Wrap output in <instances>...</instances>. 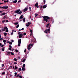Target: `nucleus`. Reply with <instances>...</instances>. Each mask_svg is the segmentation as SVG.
<instances>
[{
  "label": "nucleus",
  "mask_w": 78,
  "mask_h": 78,
  "mask_svg": "<svg viewBox=\"0 0 78 78\" xmlns=\"http://www.w3.org/2000/svg\"><path fill=\"white\" fill-rule=\"evenodd\" d=\"M42 17L43 18L44 21H46V22H48V19H50V18L49 17L46 16H42Z\"/></svg>",
  "instance_id": "f257e3e1"
},
{
  "label": "nucleus",
  "mask_w": 78,
  "mask_h": 78,
  "mask_svg": "<svg viewBox=\"0 0 78 78\" xmlns=\"http://www.w3.org/2000/svg\"><path fill=\"white\" fill-rule=\"evenodd\" d=\"M14 13H17V14H21L22 13V12L20 11V9H19L18 10H16L15 12H14Z\"/></svg>",
  "instance_id": "f03ea898"
},
{
  "label": "nucleus",
  "mask_w": 78,
  "mask_h": 78,
  "mask_svg": "<svg viewBox=\"0 0 78 78\" xmlns=\"http://www.w3.org/2000/svg\"><path fill=\"white\" fill-rule=\"evenodd\" d=\"M5 30H6L5 32L6 33L8 32L9 30L8 29V27H4V28L2 29V31H5Z\"/></svg>",
  "instance_id": "7ed1b4c3"
},
{
  "label": "nucleus",
  "mask_w": 78,
  "mask_h": 78,
  "mask_svg": "<svg viewBox=\"0 0 78 78\" xmlns=\"http://www.w3.org/2000/svg\"><path fill=\"white\" fill-rule=\"evenodd\" d=\"M21 41H22L21 39H18V47H20V44H21Z\"/></svg>",
  "instance_id": "20e7f679"
},
{
  "label": "nucleus",
  "mask_w": 78,
  "mask_h": 78,
  "mask_svg": "<svg viewBox=\"0 0 78 78\" xmlns=\"http://www.w3.org/2000/svg\"><path fill=\"white\" fill-rule=\"evenodd\" d=\"M50 29H46L44 31V33H47L48 32L49 33H50Z\"/></svg>",
  "instance_id": "39448f33"
},
{
  "label": "nucleus",
  "mask_w": 78,
  "mask_h": 78,
  "mask_svg": "<svg viewBox=\"0 0 78 78\" xmlns=\"http://www.w3.org/2000/svg\"><path fill=\"white\" fill-rule=\"evenodd\" d=\"M31 24V22H28L26 24V26L27 27H29L30 24Z\"/></svg>",
  "instance_id": "423d86ee"
},
{
  "label": "nucleus",
  "mask_w": 78,
  "mask_h": 78,
  "mask_svg": "<svg viewBox=\"0 0 78 78\" xmlns=\"http://www.w3.org/2000/svg\"><path fill=\"white\" fill-rule=\"evenodd\" d=\"M9 7L8 6H3L2 7V9H8V8Z\"/></svg>",
  "instance_id": "0eeeda50"
},
{
  "label": "nucleus",
  "mask_w": 78,
  "mask_h": 78,
  "mask_svg": "<svg viewBox=\"0 0 78 78\" xmlns=\"http://www.w3.org/2000/svg\"><path fill=\"white\" fill-rule=\"evenodd\" d=\"M23 37V34L21 33L20 34L19 36V38H21V37Z\"/></svg>",
  "instance_id": "6e6552de"
},
{
  "label": "nucleus",
  "mask_w": 78,
  "mask_h": 78,
  "mask_svg": "<svg viewBox=\"0 0 78 78\" xmlns=\"http://www.w3.org/2000/svg\"><path fill=\"white\" fill-rule=\"evenodd\" d=\"M28 50H30L31 49V44H30L27 48Z\"/></svg>",
  "instance_id": "1a4fd4ad"
},
{
  "label": "nucleus",
  "mask_w": 78,
  "mask_h": 78,
  "mask_svg": "<svg viewBox=\"0 0 78 78\" xmlns=\"http://www.w3.org/2000/svg\"><path fill=\"white\" fill-rule=\"evenodd\" d=\"M38 5H39V4L38 3H36L35 4L34 6H35V7H37V8H39V6H38Z\"/></svg>",
  "instance_id": "9d476101"
},
{
  "label": "nucleus",
  "mask_w": 78,
  "mask_h": 78,
  "mask_svg": "<svg viewBox=\"0 0 78 78\" xmlns=\"http://www.w3.org/2000/svg\"><path fill=\"white\" fill-rule=\"evenodd\" d=\"M23 15H21L20 16V18L19 19V20H20V19H23Z\"/></svg>",
  "instance_id": "9b49d317"
},
{
  "label": "nucleus",
  "mask_w": 78,
  "mask_h": 78,
  "mask_svg": "<svg viewBox=\"0 0 78 78\" xmlns=\"http://www.w3.org/2000/svg\"><path fill=\"white\" fill-rule=\"evenodd\" d=\"M27 10H28V8H25L24 10H23V12H26V11H27Z\"/></svg>",
  "instance_id": "f8f14e48"
},
{
  "label": "nucleus",
  "mask_w": 78,
  "mask_h": 78,
  "mask_svg": "<svg viewBox=\"0 0 78 78\" xmlns=\"http://www.w3.org/2000/svg\"><path fill=\"white\" fill-rule=\"evenodd\" d=\"M18 72H21L22 71V69L21 68L18 69Z\"/></svg>",
  "instance_id": "ddd939ff"
},
{
  "label": "nucleus",
  "mask_w": 78,
  "mask_h": 78,
  "mask_svg": "<svg viewBox=\"0 0 78 78\" xmlns=\"http://www.w3.org/2000/svg\"><path fill=\"white\" fill-rule=\"evenodd\" d=\"M7 55H11V52H9V51H8L7 52Z\"/></svg>",
  "instance_id": "4468645a"
},
{
  "label": "nucleus",
  "mask_w": 78,
  "mask_h": 78,
  "mask_svg": "<svg viewBox=\"0 0 78 78\" xmlns=\"http://www.w3.org/2000/svg\"><path fill=\"white\" fill-rule=\"evenodd\" d=\"M5 47H3V48H2V51H4V50H5Z\"/></svg>",
  "instance_id": "2eb2a0df"
},
{
  "label": "nucleus",
  "mask_w": 78,
  "mask_h": 78,
  "mask_svg": "<svg viewBox=\"0 0 78 78\" xmlns=\"http://www.w3.org/2000/svg\"><path fill=\"white\" fill-rule=\"evenodd\" d=\"M47 8V6H46V5H43V8L44 9V8Z\"/></svg>",
  "instance_id": "dca6fc26"
},
{
  "label": "nucleus",
  "mask_w": 78,
  "mask_h": 78,
  "mask_svg": "<svg viewBox=\"0 0 78 78\" xmlns=\"http://www.w3.org/2000/svg\"><path fill=\"white\" fill-rule=\"evenodd\" d=\"M17 0H16L15 1H13V3H17Z\"/></svg>",
  "instance_id": "f3484780"
},
{
  "label": "nucleus",
  "mask_w": 78,
  "mask_h": 78,
  "mask_svg": "<svg viewBox=\"0 0 78 78\" xmlns=\"http://www.w3.org/2000/svg\"><path fill=\"white\" fill-rule=\"evenodd\" d=\"M22 69L23 71H24V70H25V68H24L23 67H22Z\"/></svg>",
  "instance_id": "a211bd4d"
},
{
  "label": "nucleus",
  "mask_w": 78,
  "mask_h": 78,
  "mask_svg": "<svg viewBox=\"0 0 78 78\" xmlns=\"http://www.w3.org/2000/svg\"><path fill=\"white\" fill-rule=\"evenodd\" d=\"M4 36H6L7 35V33L5 32L4 33Z\"/></svg>",
  "instance_id": "6ab92c4d"
},
{
  "label": "nucleus",
  "mask_w": 78,
  "mask_h": 78,
  "mask_svg": "<svg viewBox=\"0 0 78 78\" xmlns=\"http://www.w3.org/2000/svg\"><path fill=\"white\" fill-rule=\"evenodd\" d=\"M20 76V74H17V75L16 76V77L17 78V77H19Z\"/></svg>",
  "instance_id": "aec40b11"
},
{
  "label": "nucleus",
  "mask_w": 78,
  "mask_h": 78,
  "mask_svg": "<svg viewBox=\"0 0 78 78\" xmlns=\"http://www.w3.org/2000/svg\"><path fill=\"white\" fill-rule=\"evenodd\" d=\"M23 20V22H25V18H24Z\"/></svg>",
  "instance_id": "412c9836"
},
{
  "label": "nucleus",
  "mask_w": 78,
  "mask_h": 78,
  "mask_svg": "<svg viewBox=\"0 0 78 78\" xmlns=\"http://www.w3.org/2000/svg\"><path fill=\"white\" fill-rule=\"evenodd\" d=\"M13 24H14V25H17V24H19V23L16 22L15 23H13Z\"/></svg>",
  "instance_id": "4be33fe9"
},
{
  "label": "nucleus",
  "mask_w": 78,
  "mask_h": 78,
  "mask_svg": "<svg viewBox=\"0 0 78 78\" xmlns=\"http://www.w3.org/2000/svg\"><path fill=\"white\" fill-rule=\"evenodd\" d=\"M46 2V1H45V0H43V3L44 4H45V2Z\"/></svg>",
  "instance_id": "5701e85b"
},
{
  "label": "nucleus",
  "mask_w": 78,
  "mask_h": 78,
  "mask_svg": "<svg viewBox=\"0 0 78 78\" xmlns=\"http://www.w3.org/2000/svg\"><path fill=\"white\" fill-rule=\"evenodd\" d=\"M4 3H8L9 2L8 1H4Z\"/></svg>",
  "instance_id": "b1692460"
},
{
  "label": "nucleus",
  "mask_w": 78,
  "mask_h": 78,
  "mask_svg": "<svg viewBox=\"0 0 78 78\" xmlns=\"http://www.w3.org/2000/svg\"><path fill=\"white\" fill-rule=\"evenodd\" d=\"M48 26H49V23H48L46 26V27L47 28V27H48Z\"/></svg>",
  "instance_id": "393cba45"
},
{
  "label": "nucleus",
  "mask_w": 78,
  "mask_h": 78,
  "mask_svg": "<svg viewBox=\"0 0 78 78\" xmlns=\"http://www.w3.org/2000/svg\"><path fill=\"white\" fill-rule=\"evenodd\" d=\"M4 66H5V64H2V67H4Z\"/></svg>",
  "instance_id": "a878e982"
},
{
  "label": "nucleus",
  "mask_w": 78,
  "mask_h": 78,
  "mask_svg": "<svg viewBox=\"0 0 78 78\" xmlns=\"http://www.w3.org/2000/svg\"><path fill=\"white\" fill-rule=\"evenodd\" d=\"M35 17H37V16H38V14L35 13Z\"/></svg>",
  "instance_id": "bb28decb"
},
{
  "label": "nucleus",
  "mask_w": 78,
  "mask_h": 78,
  "mask_svg": "<svg viewBox=\"0 0 78 78\" xmlns=\"http://www.w3.org/2000/svg\"><path fill=\"white\" fill-rule=\"evenodd\" d=\"M9 44H10V45H12V43L11 42V41H10L9 42Z\"/></svg>",
  "instance_id": "cd10ccee"
},
{
  "label": "nucleus",
  "mask_w": 78,
  "mask_h": 78,
  "mask_svg": "<svg viewBox=\"0 0 78 78\" xmlns=\"http://www.w3.org/2000/svg\"><path fill=\"white\" fill-rule=\"evenodd\" d=\"M5 22H6V20H3L2 21V23H5Z\"/></svg>",
  "instance_id": "c85d7f7f"
},
{
  "label": "nucleus",
  "mask_w": 78,
  "mask_h": 78,
  "mask_svg": "<svg viewBox=\"0 0 78 78\" xmlns=\"http://www.w3.org/2000/svg\"><path fill=\"white\" fill-rule=\"evenodd\" d=\"M17 73L16 72L15 73H14V74H15L14 76H16V75H17Z\"/></svg>",
  "instance_id": "c756f323"
},
{
  "label": "nucleus",
  "mask_w": 78,
  "mask_h": 78,
  "mask_svg": "<svg viewBox=\"0 0 78 78\" xmlns=\"http://www.w3.org/2000/svg\"><path fill=\"white\" fill-rule=\"evenodd\" d=\"M15 68L16 69H18L17 67V66H15Z\"/></svg>",
  "instance_id": "7c9ffc66"
},
{
  "label": "nucleus",
  "mask_w": 78,
  "mask_h": 78,
  "mask_svg": "<svg viewBox=\"0 0 78 78\" xmlns=\"http://www.w3.org/2000/svg\"><path fill=\"white\" fill-rule=\"evenodd\" d=\"M23 67H24V68L25 67V64H23Z\"/></svg>",
  "instance_id": "2f4dec72"
},
{
  "label": "nucleus",
  "mask_w": 78,
  "mask_h": 78,
  "mask_svg": "<svg viewBox=\"0 0 78 78\" xmlns=\"http://www.w3.org/2000/svg\"><path fill=\"white\" fill-rule=\"evenodd\" d=\"M15 51H16V53H17V52H19V51L17 49H16L15 50Z\"/></svg>",
  "instance_id": "473e14b6"
},
{
  "label": "nucleus",
  "mask_w": 78,
  "mask_h": 78,
  "mask_svg": "<svg viewBox=\"0 0 78 78\" xmlns=\"http://www.w3.org/2000/svg\"><path fill=\"white\" fill-rule=\"evenodd\" d=\"M25 61V59H24L23 60L22 62H24Z\"/></svg>",
  "instance_id": "72a5a7b5"
},
{
  "label": "nucleus",
  "mask_w": 78,
  "mask_h": 78,
  "mask_svg": "<svg viewBox=\"0 0 78 78\" xmlns=\"http://www.w3.org/2000/svg\"><path fill=\"white\" fill-rule=\"evenodd\" d=\"M30 32H33V30H31V29H30Z\"/></svg>",
  "instance_id": "f704fd0d"
},
{
  "label": "nucleus",
  "mask_w": 78,
  "mask_h": 78,
  "mask_svg": "<svg viewBox=\"0 0 78 78\" xmlns=\"http://www.w3.org/2000/svg\"><path fill=\"white\" fill-rule=\"evenodd\" d=\"M2 75H5V72H3V73H2Z\"/></svg>",
  "instance_id": "c9c22d12"
},
{
  "label": "nucleus",
  "mask_w": 78,
  "mask_h": 78,
  "mask_svg": "<svg viewBox=\"0 0 78 78\" xmlns=\"http://www.w3.org/2000/svg\"><path fill=\"white\" fill-rule=\"evenodd\" d=\"M23 35H24V36H25V35H27V34L24 32L23 34Z\"/></svg>",
  "instance_id": "e433bc0d"
},
{
  "label": "nucleus",
  "mask_w": 78,
  "mask_h": 78,
  "mask_svg": "<svg viewBox=\"0 0 78 78\" xmlns=\"http://www.w3.org/2000/svg\"><path fill=\"white\" fill-rule=\"evenodd\" d=\"M3 42H4V43H5V42H6V40H4L3 41Z\"/></svg>",
  "instance_id": "4c0bfd02"
},
{
  "label": "nucleus",
  "mask_w": 78,
  "mask_h": 78,
  "mask_svg": "<svg viewBox=\"0 0 78 78\" xmlns=\"http://www.w3.org/2000/svg\"><path fill=\"white\" fill-rule=\"evenodd\" d=\"M19 27V25L18 24L16 26V28H18Z\"/></svg>",
  "instance_id": "58836bf2"
},
{
  "label": "nucleus",
  "mask_w": 78,
  "mask_h": 78,
  "mask_svg": "<svg viewBox=\"0 0 78 78\" xmlns=\"http://www.w3.org/2000/svg\"><path fill=\"white\" fill-rule=\"evenodd\" d=\"M11 55H14V53H13L12 52L11 53Z\"/></svg>",
  "instance_id": "ea45409f"
},
{
  "label": "nucleus",
  "mask_w": 78,
  "mask_h": 78,
  "mask_svg": "<svg viewBox=\"0 0 78 78\" xmlns=\"http://www.w3.org/2000/svg\"><path fill=\"white\" fill-rule=\"evenodd\" d=\"M29 9H30V11H31V7H29Z\"/></svg>",
  "instance_id": "a19ab883"
},
{
  "label": "nucleus",
  "mask_w": 78,
  "mask_h": 78,
  "mask_svg": "<svg viewBox=\"0 0 78 78\" xmlns=\"http://www.w3.org/2000/svg\"><path fill=\"white\" fill-rule=\"evenodd\" d=\"M14 60L15 61H17V59L16 58H14Z\"/></svg>",
  "instance_id": "79ce46f5"
},
{
  "label": "nucleus",
  "mask_w": 78,
  "mask_h": 78,
  "mask_svg": "<svg viewBox=\"0 0 78 78\" xmlns=\"http://www.w3.org/2000/svg\"><path fill=\"white\" fill-rule=\"evenodd\" d=\"M2 16H4V15H5V14H6V13H2Z\"/></svg>",
  "instance_id": "37998d69"
},
{
  "label": "nucleus",
  "mask_w": 78,
  "mask_h": 78,
  "mask_svg": "<svg viewBox=\"0 0 78 78\" xmlns=\"http://www.w3.org/2000/svg\"><path fill=\"white\" fill-rule=\"evenodd\" d=\"M9 48H12V46L11 45H9Z\"/></svg>",
  "instance_id": "c03bdc74"
},
{
  "label": "nucleus",
  "mask_w": 78,
  "mask_h": 78,
  "mask_svg": "<svg viewBox=\"0 0 78 78\" xmlns=\"http://www.w3.org/2000/svg\"><path fill=\"white\" fill-rule=\"evenodd\" d=\"M43 8V7L42 6H41L40 7V9H42Z\"/></svg>",
  "instance_id": "a18cd8bd"
},
{
  "label": "nucleus",
  "mask_w": 78,
  "mask_h": 78,
  "mask_svg": "<svg viewBox=\"0 0 78 78\" xmlns=\"http://www.w3.org/2000/svg\"><path fill=\"white\" fill-rule=\"evenodd\" d=\"M9 50H11L12 49L11 48H9Z\"/></svg>",
  "instance_id": "49530a36"
},
{
  "label": "nucleus",
  "mask_w": 78,
  "mask_h": 78,
  "mask_svg": "<svg viewBox=\"0 0 78 78\" xmlns=\"http://www.w3.org/2000/svg\"><path fill=\"white\" fill-rule=\"evenodd\" d=\"M3 18L4 19H5L6 18V16H4Z\"/></svg>",
  "instance_id": "de8ad7c7"
},
{
  "label": "nucleus",
  "mask_w": 78,
  "mask_h": 78,
  "mask_svg": "<svg viewBox=\"0 0 78 78\" xmlns=\"http://www.w3.org/2000/svg\"><path fill=\"white\" fill-rule=\"evenodd\" d=\"M24 53H26L27 52V51H26V49H25L24 51Z\"/></svg>",
  "instance_id": "09e8293b"
},
{
  "label": "nucleus",
  "mask_w": 78,
  "mask_h": 78,
  "mask_svg": "<svg viewBox=\"0 0 78 78\" xmlns=\"http://www.w3.org/2000/svg\"><path fill=\"white\" fill-rule=\"evenodd\" d=\"M6 43L7 44H8V43H9V41H7Z\"/></svg>",
  "instance_id": "8fccbe9b"
},
{
  "label": "nucleus",
  "mask_w": 78,
  "mask_h": 78,
  "mask_svg": "<svg viewBox=\"0 0 78 78\" xmlns=\"http://www.w3.org/2000/svg\"><path fill=\"white\" fill-rule=\"evenodd\" d=\"M12 31L13 32V31H14V32H16V30H12Z\"/></svg>",
  "instance_id": "3c124183"
},
{
  "label": "nucleus",
  "mask_w": 78,
  "mask_h": 78,
  "mask_svg": "<svg viewBox=\"0 0 78 78\" xmlns=\"http://www.w3.org/2000/svg\"><path fill=\"white\" fill-rule=\"evenodd\" d=\"M19 78H22V76H19Z\"/></svg>",
  "instance_id": "603ef678"
},
{
  "label": "nucleus",
  "mask_w": 78,
  "mask_h": 78,
  "mask_svg": "<svg viewBox=\"0 0 78 78\" xmlns=\"http://www.w3.org/2000/svg\"><path fill=\"white\" fill-rule=\"evenodd\" d=\"M33 34V32H31L30 33V36H31Z\"/></svg>",
  "instance_id": "864d4df0"
},
{
  "label": "nucleus",
  "mask_w": 78,
  "mask_h": 78,
  "mask_svg": "<svg viewBox=\"0 0 78 78\" xmlns=\"http://www.w3.org/2000/svg\"><path fill=\"white\" fill-rule=\"evenodd\" d=\"M33 44H31V45L30 46H31V47H33Z\"/></svg>",
  "instance_id": "5fc2aeb1"
},
{
  "label": "nucleus",
  "mask_w": 78,
  "mask_h": 78,
  "mask_svg": "<svg viewBox=\"0 0 78 78\" xmlns=\"http://www.w3.org/2000/svg\"><path fill=\"white\" fill-rule=\"evenodd\" d=\"M12 34H13V32L12 31V32L11 35H12Z\"/></svg>",
  "instance_id": "6e6d98bb"
},
{
  "label": "nucleus",
  "mask_w": 78,
  "mask_h": 78,
  "mask_svg": "<svg viewBox=\"0 0 78 78\" xmlns=\"http://www.w3.org/2000/svg\"><path fill=\"white\" fill-rule=\"evenodd\" d=\"M21 2V1L20 0L18 2V3H20V2Z\"/></svg>",
  "instance_id": "4d7b16f0"
},
{
  "label": "nucleus",
  "mask_w": 78,
  "mask_h": 78,
  "mask_svg": "<svg viewBox=\"0 0 78 78\" xmlns=\"http://www.w3.org/2000/svg\"><path fill=\"white\" fill-rule=\"evenodd\" d=\"M18 58L19 59H20V57L19 56H18Z\"/></svg>",
  "instance_id": "13d9d810"
},
{
  "label": "nucleus",
  "mask_w": 78,
  "mask_h": 78,
  "mask_svg": "<svg viewBox=\"0 0 78 78\" xmlns=\"http://www.w3.org/2000/svg\"><path fill=\"white\" fill-rule=\"evenodd\" d=\"M17 64V62H15L14 63V64Z\"/></svg>",
  "instance_id": "bf43d9fd"
},
{
  "label": "nucleus",
  "mask_w": 78,
  "mask_h": 78,
  "mask_svg": "<svg viewBox=\"0 0 78 78\" xmlns=\"http://www.w3.org/2000/svg\"><path fill=\"white\" fill-rule=\"evenodd\" d=\"M2 12H3V11H0V13H2Z\"/></svg>",
  "instance_id": "052dcab7"
},
{
  "label": "nucleus",
  "mask_w": 78,
  "mask_h": 78,
  "mask_svg": "<svg viewBox=\"0 0 78 78\" xmlns=\"http://www.w3.org/2000/svg\"><path fill=\"white\" fill-rule=\"evenodd\" d=\"M11 42H14V40H11Z\"/></svg>",
  "instance_id": "680f3d73"
},
{
  "label": "nucleus",
  "mask_w": 78,
  "mask_h": 78,
  "mask_svg": "<svg viewBox=\"0 0 78 78\" xmlns=\"http://www.w3.org/2000/svg\"><path fill=\"white\" fill-rule=\"evenodd\" d=\"M6 22H8V20H6Z\"/></svg>",
  "instance_id": "e2e57ef3"
},
{
  "label": "nucleus",
  "mask_w": 78,
  "mask_h": 78,
  "mask_svg": "<svg viewBox=\"0 0 78 78\" xmlns=\"http://www.w3.org/2000/svg\"><path fill=\"white\" fill-rule=\"evenodd\" d=\"M1 47H3V46H4V45L3 44H2V45H1Z\"/></svg>",
  "instance_id": "0e129e2a"
},
{
  "label": "nucleus",
  "mask_w": 78,
  "mask_h": 78,
  "mask_svg": "<svg viewBox=\"0 0 78 78\" xmlns=\"http://www.w3.org/2000/svg\"><path fill=\"white\" fill-rule=\"evenodd\" d=\"M24 30V28H22L21 29V30Z\"/></svg>",
  "instance_id": "69168bd1"
},
{
  "label": "nucleus",
  "mask_w": 78,
  "mask_h": 78,
  "mask_svg": "<svg viewBox=\"0 0 78 78\" xmlns=\"http://www.w3.org/2000/svg\"><path fill=\"white\" fill-rule=\"evenodd\" d=\"M20 33H21L20 32H19V33H18V34L19 35L20 34Z\"/></svg>",
  "instance_id": "338daca9"
},
{
  "label": "nucleus",
  "mask_w": 78,
  "mask_h": 78,
  "mask_svg": "<svg viewBox=\"0 0 78 78\" xmlns=\"http://www.w3.org/2000/svg\"><path fill=\"white\" fill-rule=\"evenodd\" d=\"M3 38H0V40H3Z\"/></svg>",
  "instance_id": "774afa93"
}]
</instances>
